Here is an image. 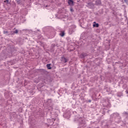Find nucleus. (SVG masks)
I'll use <instances>...</instances> for the list:
<instances>
[{
  "label": "nucleus",
  "mask_w": 128,
  "mask_h": 128,
  "mask_svg": "<svg viewBox=\"0 0 128 128\" xmlns=\"http://www.w3.org/2000/svg\"><path fill=\"white\" fill-rule=\"evenodd\" d=\"M94 24H93L94 28H98V26H99L98 24H96V22H94Z\"/></svg>",
  "instance_id": "f257e3e1"
},
{
  "label": "nucleus",
  "mask_w": 128,
  "mask_h": 128,
  "mask_svg": "<svg viewBox=\"0 0 128 128\" xmlns=\"http://www.w3.org/2000/svg\"><path fill=\"white\" fill-rule=\"evenodd\" d=\"M62 62H64V63L68 62V60L64 57H62Z\"/></svg>",
  "instance_id": "f03ea898"
},
{
  "label": "nucleus",
  "mask_w": 128,
  "mask_h": 128,
  "mask_svg": "<svg viewBox=\"0 0 128 128\" xmlns=\"http://www.w3.org/2000/svg\"><path fill=\"white\" fill-rule=\"evenodd\" d=\"M68 4H74V1L72 0H68Z\"/></svg>",
  "instance_id": "7ed1b4c3"
},
{
  "label": "nucleus",
  "mask_w": 128,
  "mask_h": 128,
  "mask_svg": "<svg viewBox=\"0 0 128 128\" xmlns=\"http://www.w3.org/2000/svg\"><path fill=\"white\" fill-rule=\"evenodd\" d=\"M46 66L48 70H52V67H50V64H47Z\"/></svg>",
  "instance_id": "20e7f679"
},
{
  "label": "nucleus",
  "mask_w": 128,
  "mask_h": 128,
  "mask_svg": "<svg viewBox=\"0 0 128 128\" xmlns=\"http://www.w3.org/2000/svg\"><path fill=\"white\" fill-rule=\"evenodd\" d=\"M84 56H86V54H84V53L80 55V58H84Z\"/></svg>",
  "instance_id": "39448f33"
},
{
  "label": "nucleus",
  "mask_w": 128,
  "mask_h": 128,
  "mask_svg": "<svg viewBox=\"0 0 128 128\" xmlns=\"http://www.w3.org/2000/svg\"><path fill=\"white\" fill-rule=\"evenodd\" d=\"M60 35V36H64V32H62Z\"/></svg>",
  "instance_id": "423d86ee"
},
{
  "label": "nucleus",
  "mask_w": 128,
  "mask_h": 128,
  "mask_svg": "<svg viewBox=\"0 0 128 128\" xmlns=\"http://www.w3.org/2000/svg\"><path fill=\"white\" fill-rule=\"evenodd\" d=\"M70 12H74V9L72 8H70Z\"/></svg>",
  "instance_id": "0eeeda50"
},
{
  "label": "nucleus",
  "mask_w": 128,
  "mask_h": 128,
  "mask_svg": "<svg viewBox=\"0 0 128 128\" xmlns=\"http://www.w3.org/2000/svg\"><path fill=\"white\" fill-rule=\"evenodd\" d=\"M18 30H16L15 31H14V34H18Z\"/></svg>",
  "instance_id": "6e6552de"
},
{
  "label": "nucleus",
  "mask_w": 128,
  "mask_h": 128,
  "mask_svg": "<svg viewBox=\"0 0 128 128\" xmlns=\"http://www.w3.org/2000/svg\"><path fill=\"white\" fill-rule=\"evenodd\" d=\"M4 2H8V0H6V1H4Z\"/></svg>",
  "instance_id": "1a4fd4ad"
},
{
  "label": "nucleus",
  "mask_w": 128,
  "mask_h": 128,
  "mask_svg": "<svg viewBox=\"0 0 128 128\" xmlns=\"http://www.w3.org/2000/svg\"><path fill=\"white\" fill-rule=\"evenodd\" d=\"M4 34H8V31H4Z\"/></svg>",
  "instance_id": "9d476101"
},
{
  "label": "nucleus",
  "mask_w": 128,
  "mask_h": 128,
  "mask_svg": "<svg viewBox=\"0 0 128 128\" xmlns=\"http://www.w3.org/2000/svg\"><path fill=\"white\" fill-rule=\"evenodd\" d=\"M18 4H20V2L18 1Z\"/></svg>",
  "instance_id": "9b49d317"
},
{
  "label": "nucleus",
  "mask_w": 128,
  "mask_h": 128,
  "mask_svg": "<svg viewBox=\"0 0 128 128\" xmlns=\"http://www.w3.org/2000/svg\"><path fill=\"white\" fill-rule=\"evenodd\" d=\"M126 94H128V91H126Z\"/></svg>",
  "instance_id": "f8f14e48"
},
{
  "label": "nucleus",
  "mask_w": 128,
  "mask_h": 128,
  "mask_svg": "<svg viewBox=\"0 0 128 128\" xmlns=\"http://www.w3.org/2000/svg\"><path fill=\"white\" fill-rule=\"evenodd\" d=\"M90 102V100H89Z\"/></svg>",
  "instance_id": "ddd939ff"
}]
</instances>
